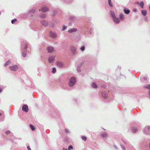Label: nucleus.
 Listing matches in <instances>:
<instances>
[{"label": "nucleus", "instance_id": "nucleus-1", "mask_svg": "<svg viewBox=\"0 0 150 150\" xmlns=\"http://www.w3.org/2000/svg\"><path fill=\"white\" fill-rule=\"evenodd\" d=\"M76 82V79L74 77H71L69 80V85L70 86H73Z\"/></svg>", "mask_w": 150, "mask_h": 150}, {"label": "nucleus", "instance_id": "nucleus-2", "mask_svg": "<svg viewBox=\"0 0 150 150\" xmlns=\"http://www.w3.org/2000/svg\"><path fill=\"white\" fill-rule=\"evenodd\" d=\"M18 68V66L16 65H14L9 67L10 70L12 71H15L17 70Z\"/></svg>", "mask_w": 150, "mask_h": 150}, {"label": "nucleus", "instance_id": "nucleus-3", "mask_svg": "<svg viewBox=\"0 0 150 150\" xmlns=\"http://www.w3.org/2000/svg\"><path fill=\"white\" fill-rule=\"evenodd\" d=\"M22 110H23L27 112L28 110V107L27 105H24L22 106Z\"/></svg>", "mask_w": 150, "mask_h": 150}, {"label": "nucleus", "instance_id": "nucleus-4", "mask_svg": "<svg viewBox=\"0 0 150 150\" xmlns=\"http://www.w3.org/2000/svg\"><path fill=\"white\" fill-rule=\"evenodd\" d=\"M54 60V56L50 57H49L48 62L50 63H53Z\"/></svg>", "mask_w": 150, "mask_h": 150}, {"label": "nucleus", "instance_id": "nucleus-5", "mask_svg": "<svg viewBox=\"0 0 150 150\" xmlns=\"http://www.w3.org/2000/svg\"><path fill=\"white\" fill-rule=\"evenodd\" d=\"M113 21L115 23H119L120 22L119 19L116 17V16L115 17L112 18Z\"/></svg>", "mask_w": 150, "mask_h": 150}, {"label": "nucleus", "instance_id": "nucleus-6", "mask_svg": "<svg viewBox=\"0 0 150 150\" xmlns=\"http://www.w3.org/2000/svg\"><path fill=\"white\" fill-rule=\"evenodd\" d=\"M47 49L48 52L51 53L54 51V49L53 47H47Z\"/></svg>", "mask_w": 150, "mask_h": 150}, {"label": "nucleus", "instance_id": "nucleus-7", "mask_svg": "<svg viewBox=\"0 0 150 150\" xmlns=\"http://www.w3.org/2000/svg\"><path fill=\"white\" fill-rule=\"evenodd\" d=\"M48 8L46 6L43 7L40 10V11H41L43 12H46L48 11Z\"/></svg>", "mask_w": 150, "mask_h": 150}, {"label": "nucleus", "instance_id": "nucleus-8", "mask_svg": "<svg viewBox=\"0 0 150 150\" xmlns=\"http://www.w3.org/2000/svg\"><path fill=\"white\" fill-rule=\"evenodd\" d=\"M120 19L121 20H124V16L122 13H120L119 15Z\"/></svg>", "mask_w": 150, "mask_h": 150}, {"label": "nucleus", "instance_id": "nucleus-9", "mask_svg": "<svg viewBox=\"0 0 150 150\" xmlns=\"http://www.w3.org/2000/svg\"><path fill=\"white\" fill-rule=\"evenodd\" d=\"M77 31V29L76 28H72L68 30V32L69 33H71Z\"/></svg>", "mask_w": 150, "mask_h": 150}, {"label": "nucleus", "instance_id": "nucleus-10", "mask_svg": "<svg viewBox=\"0 0 150 150\" xmlns=\"http://www.w3.org/2000/svg\"><path fill=\"white\" fill-rule=\"evenodd\" d=\"M110 14L112 18L116 16L115 15L114 12L112 11H110Z\"/></svg>", "mask_w": 150, "mask_h": 150}, {"label": "nucleus", "instance_id": "nucleus-11", "mask_svg": "<svg viewBox=\"0 0 150 150\" xmlns=\"http://www.w3.org/2000/svg\"><path fill=\"white\" fill-rule=\"evenodd\" d=\"M42 24L45 26H46L48 25V22L46 21H42Z\"/></svg>", "mask_w": 150, "mask_h": 150}, {"label": "nucleus", "instance_id": "nucleus-12", "mask_svg": "<svg viewBox=\"0 0 150 150\" xmlns=\"http://www.w3.org/2000/svg\"><path fill=\"white\" fill-rule=\"evenodd\" d=\"M125 13L126 14H128L130 12V11L129 9L127 8H125L124 10Z\"/></svg>", "mask_w": 150, "mask_h": 150}, {"label": "nucleus", "instance_id": "nucleus-13", "mask_svg": "<svg viewBox=\"0 0 150 150\" xmlns=\"http://www.w3.org/2000/svg\"><path fill=\"white\" fill-rule=\"evenodd\" d=\"M142 13L143 16H145L147 14L146 11V10H142Z\"/></svg>", "mask_w": 150, "mask_h": 150}, {"label": "nucleus", "instance_id": "nucleus-14", "mask_svg": "<svg viewBox=\"0 0 150 150\" xmlns=\"http://www.w3.org/2000/svg\"><path fill=\"white\" fill-rule=\"evenodd\" d=\"M50 36L53 38H55L56 37V34L54 32H51Z\"/></svg>", "mask_w": 150, "mask_h": 150}, {"label": "nucleus", "instance_id": "nucleus-15", "mask_svg": "<svg viewBox=\"0 0 150 150\" xmlns=\"http://www.w3.org/2000/svg\"><path fill=\"white\" fill-rule=\"evenodd\" d=\"M57 65L59 67H62L63 66V64L62 62H58L57 63Z\"/></svg>", "mask_w": 150, "mask_h": 150}, {"label": "nucleus", "instance_id": "nucleus-16", "mask_svg": "<svg viewBox=\"0 0 150 150\" xmlns=\"http://www.w3.org/2000/svg\"><path fill=\"white\" fill-rule=\"evenodd\" d=\"M11 63L10 60H8L4 64L5 66H7L9 65Z\"/></svg>", "mask_w": 150, "mask_h": 150}, {"label": "nucleus", "instance_id": "nucleus-17", "mask_svg": "<svg viewBox=\"0 0 150 150\" xmlns=\"http://www.w3.org/2000/svg\"><path fill=\"white\" fill-rule=\"evenodd\" d=\"M101 137L103 138L106 137L107 136V134L105 133H103L101 135Z\"/></svg>", "mask_w": 150, "mask_h": 150}, {"label": "nucleus", "instance_id": "nucleus-18", "mask_svg": "<svg viewBox=\"0 0 150 150\" xmlns=\"http://www.w3.org/2000/svg\"><path fill=\"white\" fill-rule=\"evenodd\" d=\"M139 5L142 8H143L144 6V3L143 2V1H141L140 4H139Z\"/></svg>", "mask_w": 150, "mask_h": 150}, {"label": "nucleus", "instance_id": "nucleus-19", "mask_svg": "<svg viewBox=\"0 0 150 150\" xmlns=\"http://www.w3.org/2000/svg\"><path fill=\"white\" fill-rule=\"evenodd\" d=\"M144 88L147 89H150V84L145 85L144 86Z\"/></svg>", "mask_w": 150, "mask_h": 150}, {"label": "nucleus", "instance_id": "nucleus-20", "mask_svg": "<svg viewBox=\"0 0 150 150\" xmlns=\"http://www.w3.org/2000/svg\"><path fill=\"white\" fill-rule=\"evenodd\" d=\"M30 126L32 130H35V127L33 125H30Z\"/></svg>", "mask_w": 150, "mask_h": 150}, {"label": "nucleus", "instance_id": "nucleus-21", "mask_svg": "<svg viewBox=\"0 0 150 150\" xmlns=\"http://www.w3.org/2000/svg\"><path fill=\"white\" fill-rule=\"evenodd\" d=\"M81 138L84 141H86L87 139L86 137L85 136H81Z\"/></svg>", "mask_w": 150, "mask_h": 150}, {"label": "nucleus", "instance_id": "nucleus-22", "mask_svg": "<svg viewBox=\"0 0 150 150\" xmlns=\"http://www.w3.org/2000/svg\"><path fill=\"white\" fill-rule=\"evenodd\" d=\"M108 4L110 6V7H112V5L111 4V0H108Z\"/></svg>", "mask_w": 150, "mask_h": 150}, {"label": "nucleus", "instance_id": "nucleus-23", "mask_svg": "<svg viewBox=\"0 0 150 150\" xmlns=\"http://www.w3.org/2000/svg\"><path fill=\"white\" fill-rule=\"evenodd\" d=\"M132 130L133 132H134V133L136 132L137 131V129L136 128H133L132 129Z\"/></svg>", "mask_w": 150, "mask_h": 150}, {"label": "nucleus", "instance_id": "nucleus-24", "mask_svg": "<svg viewBox=\"0 0 150 150\" xmlns=\"http://www.w3.org/2000/svg\"><path fill=\"white\" fill-rule=\"evenodd\" d=\"M56 69L54 67L52 69V72L53 73H54L56 72Z\"/></svg>", "mask_w": 150, "mask_h": 150}, {"label": "nucleus", "instance_id": "nucleus-25", "mask_svg": "<svg viewBox=\"0 0 150 150\" xmlns=\"http://www.w3.org/2000/svg\"><path fill=\"white\" fill-rule=\"evenodd\" d=\"M85 49V47L84 46H83L81 47L80 49L82 51L84 50Z\"/></svg>", "mask_w": 150, "mask_h": 150}, {"label": "nucleus", "instance_id": "nucleus-26", "mask_svg": "<svg viewBox=\"0 0 150 150\" xmlns=\"http://www.w3.org/2000/svg\"><path fill=\"white\" fill-rule=\"evenodd\" d=\"M17 19H15L14 20H13L11 21V23H12V24H14L15 21H16Z\"/></svg>", "mask_w": 150, "mask_h": 150}, {"label": "nucleus", "instance_id": "nucleus-27", "mask_svg": "<svg viewBox=\"0 0 150 150\" xmlns=\"http://www.w3.org/2000/svg\"><path fill=\"white\" fill-rule=\"evenodd\" d=\"M68 150H71V149H73V147L71 145H70L69 146L68 148Z\"/></svg>", "mask_w": 150, "mask_h": 150}, {"label": "nucleus", "instance_id": "nucleus-28", "mask_svg": "<svg viewBox=\"0 0 150 150\" xmlns=\"http://www.w3.org/2000/svg\"><path fill=\"white\" fill-rule=\"evenodd\" d=\"M5 133L6 134H9L10 133V131L9 130L7 131Z\"/></svg>", "mask_w": 150, "mask_h": 150}, {"label": "nucleus", "instance_id": "nucleus-29", "mask_svg": "<svg viewBox=\"0 0 150 150\" xmlns=\"http://www.w3.org/2000/svg\"><path fill=\"white\" fill-rule=\"evenodd\" d=\"M22 55L23 57H25L26 56V54L25 53H22Z\"/></svg>", "mask_w": 150, "mask_h": 150}, {"label": "nucleus", "instance_id": "nucleus-30", "mask_svg": "<svg viewBox=\"0 0 150 150\" xmlns=\"http://www.w3.org/2000/svg\"><path fill=\"white\" fill-rule=\"evenodd\" d=\"M67 28V27L66 26H63V28H62V30H65Z\"/></svg>", "mask_w": 150, "mask_h": 150}, {"label": "nucleus", "instance_id": "nucleus-31", "mask_svg": "<svg viewBox=\"0 0 150 150\" xmlns=\"http://www.w3.org/2000/svg\"><path fill=\"white\" fill-rule=\"evenodd\" d=\"M27 47V44H25L24 45V49H26Z\"/></svg>", "mask_w": 150, "mask_h": 150}, {"label": "nucleus", "instance_id": "nucleus-32", "mask_svg": "<svg viewBox=\"0 0 150 150\" xmlns=\"http://www.w3.org/2000/svg\"><path fill=\"white\" fill-rule=\"evenodd\" d=\"M27 148L28 150H31L30 149V148L29 146H28L27 147Z\"/></svg>", "mask_w": 150, "mask_h": 150}, {"label": "nucleus", "instance_id": "nucleus-33", "mask_svg": "<svg viewBox=\"0 0 150 150\" xmlns=\"http://www.w3.org/2000/svg\"><path fill=\"white\" fill-rule=\"evenodd\" d=\"M97 88V86L96 84H95L94 83V88Z\"/></svg>", "mask_w": 150, "mask_h": 150}, {"label": "nucleus", "instance_id": "nucleus-34", "mask_svg": "<svg viewBox=\"0 0 150 150\" xmlns=\"http://www.w3.org/2000/svg\"><path fill=\"white\" fill-rule=\"evenodd\" d=\"M77 70L79 72H80L81 71L79 69H78Z\"/></svg>", "mask_w": 150, "mask_h": 150}, {"label": "nucleus", "instance_id": "nucleus-35", "mask_svg": "<svg viewBox=\"0 0 150 150\" xmlns=\"http://www.w3.org/2000/svg\"><path fill=\"white\" fill-rule=\"evenodd\" d=\"M63 150H67V149H65V148H63Z\"/></svg>", "mask_w": 150, "mask_h": 150}, {"label": "nucleus", "instance_id": "nucleus-36", "mask_svg": "<svg viewBox=\"0 0 150 150\" xmlns=\"http://www.w3.org/2000/svg\"><path fill=\"white\" fill-rule=\"evenodd\" d=\"M45 17V15H44V16H42V18H44V17Z\"/></svg>", "mask_w": 150, "mask_h": 150}, {"label": "nucleus", "instance_id": "nucleus-37", "mask_svg": "<svg viewBox=\"0 0 150 150\" xmlns=\"http://www.w3.org/2000/svg\"><path fill=\"white\" fill-rule=\"evenodd\" d=\"M136 4H139L140 3H139V2H136Z\"/></svg>", "mask_w": 150, "mask_h": 150}, {"label": "nucleus", "instance_id": "nucleus-38", "mask_svg": "<svg viewBox=\"0 0 150 150\" xmlns=\"http://www.w3.org/2000/svg\"><path fill=\"white\" fill-rule=\"evenodd\" d=\"M102 96L106 98L105 96V95L104 96L103 94H102Z\"/></svg>", "mask_w": 150, "mask_h": 150}, {"label": "nucleus", "instance_id": "nucleus-39", "mask_svg": "<svg viewBox=\"0 0 150 150\" xmlns=\"http://www.w3.org/2000/svg\"><path fill=\"white\" fill-rule=\"evenodd\" d=\"M2 90L1 89H0V92H1V91Z\"/></svg>", "mask_w": 150, "mask_h": 150}, {"label": "nucleus", "instance_id": "nucleus-40", "mask_svg": "<svg viewBox=\"0 0 150 150\" xmlns=\"http://www.w3.org/2000/svg\"><path fill=\"white\" fill-rule=\"evenodd\" d=\"M1 114L0 113V116H1Z\"/></svg>", "mask_w": 150, "mask_h": 150}, {"label": "nucleus", "instance_id": "nucleus-41", "mask_svg": "<svg viewBox=\"0 0 150 150\" xmlns=\"http://www.w3.org/2000/svg\"><path fill=\"white\" fill-rule=\"evenodd\" d=\"M149 9L150 10V6H149Z\"/></svg>", "mask_w": 150, "mask_h": 150}, {"label": "nucleus", "instance_id": "nucleus-42", "mask_svg": "<svg viewBox=\"0 0 150 150\" xmlns=\"http://www.w3.org/2000/svg\"><path fill=\"white\" fill-rule=\"evenodd\" d=\"M1 14V13L0 12V15Z\"/></svg>", "mask_w": 150, "mask_h": 150}]
</instances>
